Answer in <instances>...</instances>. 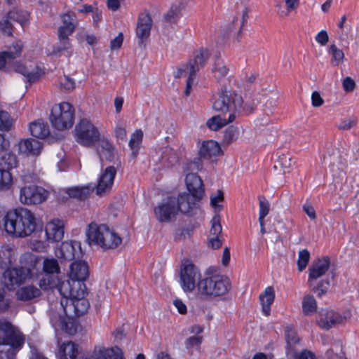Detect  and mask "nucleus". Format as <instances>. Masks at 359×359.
<instances>
[{
  "mask_svg": "<svg viewBox=\"0 0 359 359\" xmlns=\"http://www.w3.org/2000/svg\"><path fill=\"white\" fill-rule=\"evenodd\" d=\"M39 284L41 289L43 290L56 288L62 297L60 304L64 309L65 316H59L57 327H55V335L57 340V349L55 355L57 359H67L66 357V349L67 346V317L66 316L67 295L62 290L64 282L62 281L58 276L53 277L45 274V276L39 280Z\"/></svg>",
  "mask_w": 359,
  "mask_h": 359,
  "instance_id": "1",
  "label": "nucleus"
},
{
  "mask_svg": "<svg viewBox=\"0 0 359 359\" xmlns=\"http://www.w3.org/2000/svg\"><path fill=\"white\" fill-rule=\"evenodd\" d=\"M4 226L8 234L18 237L31 235L36 229V220L33 212L27 208L8 211L4 217Z\"/></svg>",
  "mask_w": 359,
  "mask_h": 359,
  "instance_id": "2",
  "label": "nucleus"
},
{
  "mask_svg": "<svg viewBox=\"0 0 359 359\" xmlns=\"http://www.w3.org/2000/svg\"><path fill=\"white\" fill-rule=\"evenodd\" d=\"M25 343V335L10 321L0 320V346H8L6 351H0V359H16L17 353Z\"/></svg>",
  "mask_w": 359,
  "mask_h": 359,
  "instance_id": "3",
  "label": "nucleus"
},
{
  "mask_svg": "<svg viewBox=\"0 0 359 359\" xmlns=\"http://www.w3.org/2000/svg\"><path fill=\"white\" fill-rule=\"evenodd\" d=\"M86 236L89 245H97L104 250L115 249L122 242L121 238L107 225L95 222L88 224Z\"/></svg>",
  "mask_w": 359,
  "mask_h": 359,
  "instance_id": "4",
  "label": "nucleus"
},
{
  "mask_svg": "<svg viewBox=\"0 0 359 359\" xmlns=\"http://www.w3.org/2000/svg\"><path fill=\"white\" fill-rule=\"evenodd\" d=\"M210 53L207 48H201L194 53V58L190 60L189 62L180 67L175 77L180 78L189 75L187 80L186 89L184 95L189 96L190 95L191 85L195 78L196 73L204 67L207 60L210 57Z\"/></svg>",
  "mask_w": 359,
  "mask_h": 359,
  "instance_id": "5",
  "label": "nucleus"
},
{
  "mask_svg": "<svg viewBox=\"0 0 359 359\" xmlns=\"http://www.w3.org/2000/svg\"><path fill=\"white\" fill-rule=\"evenodd\" d=\"M198 293L205 297H217L226 294L231 288L230 280L223 276H212L200 280Z\"/></svg>",
  "mask_w": 359,
  "mask_h": 359,
  "instance_id": "6",
  "label": "nucleus"
},
{
  "mask_svg": "<svg viewBox=\"0 0 359 359\" xmlns=\"http://www.w3.org/2000/svg\"><path fill=\"white\" fill-rule=\"evenodd\" d=\"M74 135L79 144L92 147L100 140V133L90 121L83 118L76 125Z\"/></svg>",
  "mask_w": 359,
  "mask_h": 359,
  "instance_id": "7",
  "label": "nucleus"
},
{
  "mask_svg": "<svg viewBox=\"0 0 359 359\" xmlns=\"http://www.w3.org/2000/svg\"><path fill=\"white\" fill-rule=\"evenodd\" d=\"M49 120L53 128V137L57 140L65 137L67 130V102L55 104L51 109Z\"/></svg>",
  "mask_w": 359,
  "mask_h": 359,
  "instance_id": "8",
  "label": "nucleus"
},
{
  "mask_svg": "<svg viewBox=\"0 0 359 359\" xmlns=\"http://www.w3.org/2000/svg\"><path fill=\"white\" fill-rule=\"evenodd\" d=\"M90 275L88 262L83 259L72 261L69 265V287H86L85 282Z\"/></svg>",
  "mask_w": 359,
  "mask_h": 359,
  "instance_id": "9",
  "label": "nucleus"
},
{
  "mask_svg": "<svg viewBox=\"0 0 359 359\" xmlns=\"http://www.w3.org/2000/svg\"><path fill=\"white\" fill-rule=\"evenodd\" d=\"M88 294L87 287H69V301L70 306L73 308L74 316L79 318L86 315L89 309L90 303L86 299Z\"/></svg>",
  "mask_w": 359,
  "mask_h": 359,
  "instance_id": "10",
  "label": "nucleus"
},
{
  "mask_svg": "<svg viewBox=\"0 0 359 359\" xmlns=\"http://www.w3.org/2000/svg\"><path fill=\"white\" fill-rule=\"evenodd\" d=\"M180 283L185 292H191L196 287V280L201 278L199 269L189 261L183 262L180 269Z\"/></svg>",
  "mask_w": 359,
  "mask_h": 359,
  "instance_id": "11",
  "label": "nucleus"
},
{
  "mask_svg": "<svg viewBox=\"0 0 359 359\" xmlns=\"http://www.w3.org/2000/svg\"><path fill=\"white\" fill-rule=\"evenodd\" d=\"M49 192L44 188L36 185H25L20 189V201L26 205L40 204L45 201Z\"/></svg>",
  "mask_w": 359,
  "mask_h": 359,
  "instance_id": "12",
  "label": "nucleus"
},
{
  "mask_svg": "<svg viewBox=\"0 0 359 359\" xmlns=\"http://www.w3.org/2000/svg\"><path fill=\"white\" fill-rule=\"evenodd\" d=\"M176 197L168 196L162 200L154 208V214L160 222H170L178 214Z\"/></svg>",
  "mask_w": 359,
  "mask_h": 359,
  "instance_id": "13",
  "label": "nucleus"
},
{
  "mask_svg": "<svg viewBox=\"0 0 359 359\" xmlns=\"http://www.w3.org/2000/svg\"><path fill=\"white\" fill-rule=\"evenodd\" d=\"M241 102V96L237 93L224 90L214 102V110L224 114H235V107Z\"/></svg>",
  "mask_w": 359,
  "mask_h": 359,
  "instance_id": "14",
  "label": "nucleus"
},
{
  "mask_svg": "<svg viewBox=\"0 0 359 359\" xmlns=\"http://www.w3.org/2000/svg\"><path fill=\"white\" fill-rule=\"evenodd\" d=\"M28 275V270L24 268L6 269L2 276V283L8 290H13L21 285Z\"/></svg>",
  "mask_w": 359,
  "mask_h": 359,
  "instance_id": "15",
  "label": "nucleus"
},
{
  "mask_svg": "<svg viewBox=\"0 0 359 359\" xmlns=\"http://www.w3.org/2000/svg\"><path fill=\"white\" fill-rule=\"evenodd\" d=\"M152 26V20L149 13H140L137 20L136 36L138 39V45L144 46L148 41Z\"/></svg>",
  "mask_w": 359,
  "mask_h": 359,
  "instance_id": "16",
  "label": "nucleus"
},
{
  "mask_svg": "<svg viewBox=\"0 0 359 359\" xmlns=\"http://www.w3.org/2000/svg\"><path fill=\"white\" fill-rule=\"evenodd\" d=\"M116 175V169L114 166H108L100 175L96 187V194L102 196L111 190L114 180Z\"/></svg>",
  "mask_w": 359,
  "mask_h": 359,
  "instance_id": "17",
  "label": "nucleus"
},
{
  "mask_svg": "<svg viewBox=\"0 0 359 359\" xmlns=\"http://www.w3.org/2000/svg\"><path fill=\"white\" fill-rule=\"evenodd\" d=\"M186 185L195 200H201L204 196V187L201 178L196 173L190 172L186 175Z\"/></svg>",
  "mask_w": 359,
  "mask_h": 359,
  "instance_id": "18",
  "label": "nucleus"
},
{
  "mask_svg": "<svg viewBox=\"0 0 359 359\" xmlns=\"http://www.w3.org/2000/svg\"><path fill=\"white\" fill-rule=\"evenodd\" d=\"M330 264V257H323L318 259L309 268V283L310 287L313 286V282L323 276L328 270Z\"/></svg>",
  "mask_w": 359,
  "mask_h": 359,
  "instance_id": "19",
  "label": "nucleus"
},
{
  "mask_svg": "<svg viewBox=\"0 0 359 359\" xmlns=\"http://www.w3.org/2000/svg\"><path fill=\"white\" fill-rule=\"evenodd\" d=\"M343 318L338 313L333 311L322 309L319 313V318L317 320L318 325L325 330H329L333 326L341 323Z\"/></svg>",
  "mask_w": 359,
  "mask_h": 359,
  "instance_id": "20",
  "label": "nucleus"
},
{
  "mask_svg": "<svg viewBox=\"0 0 359 359\" xmlns=\"http://www.w3.org/2000/svg\"><path fill=\"white\" fill-rule=\"evenodd\" d=\"M66 15L62 16L63 22L66 24L65 20ZM58 39L60 42L59 46H51L49 48H46V53L48 55H55L58 56L60 55L62 50H65L67 44V25H65L61 26L58 29Z\"/></svg>",
  "mask_w": 359,
  "mask_h": 359,
  "instance_id": "21",
  "label": "nucleus"
},
{
  "mask_svg": "<svg viewBox=\"0 0 359 359\" xmlns=\"http://www.w3.org/2000/svg\"><path fill=\"white\" fill-rule=\"evenodd\" d=\"M45 232L48 241L53 242L60 241L65 233L63 222L60 220L49 222L46 226Z\"/></svg>",
  "mask_w": 359,
  "mask_h": 359,
  "instance_id": "22",
  "label": "nucleus"
},
{
  "mask_svg": "<svg viewBox=\"0 0 359 359\" xmlns=\"http://www.w3.org/2000/svg\"><path fill=\"white\" fill-rule=\"evenodd\" d=\"M177 211L187 215H191V212L196 208V202L201 200H195L189 193H181L176 198Z\"/></svg>",
  "mask_w": 359,
  "mask_h": 359,
  "instance_id": "23",
  "label": "nucleus"
},
{
  "mask_svg": "<svg viewBox=\"0 0 359 359\" xmlns=\"http://www.w3.org/2000/svg\"><path fill=\"white\" fill-rule=\"evenodd\" d=\"M92 359H124L122 351L117 346L111 348H95Z\"/></svg>",
  "mask_w": 359,
  "mask_h": 359,
  "instance_id": "24",
  "label": "nucleus"
},
{
  "mask_svg": "<svg viewBox=\"0 0 359 359\" xmlns=\"http://www.w3.org/2000/svg\"><path fill=\"white\" fill-rule=\"evenodd\" d=\"M41 149V142L34 139L22 140L19 142V151L25 155H39Z\"/></svg>",
  "mask_w": 359,
  "mask_h": 359,
  "instance_id": "25",
  "label": "nucleus"
},
{
  "mask_svg": "<svg viewBox=\"0 0 359 359\" xmlns=\"http://www.w3.org/2000/svg\"><path fill=\"white\" fill-rule=\"evenodd\" d=\"M98 147L96 149L97 155L101 161L104 158L107 161H111L114 156V147L105 137H100L97 141Z\"/></svg>",
  "mask_w": 359,
  "mask_h": 359,
  "instance_id": "26",
  "label": "nucleus"
},
{
  "mask_svg": "<svg viewBox=\"0 0 359 359\" xmlns=\"http://www.w3.org/2000/svg\"><path fill=\"white\" fill-rule=\"evenodd\" d=\"M220 154H222V149L219 144L213 140L203 142L199 149V156L203 158L210 159Z\"/></svg>",
  "mask_w": 359,
  "mask_h": 359,
  "instance_id": "27",
  "label": "nucleus"
},
{
  "mask_svg": "<svg viewBox=\"0 0 359 359\" xmlns=\"http://www.w3.org/2000/svg\"><path fill=\"white\" fill-rule=\"evenodd\" d=\"M275 298L274 290L272 287H267L264 292L259 295L262 312L266 316H269L271 312V306Z\"/></svg>",
  "mask_w": 359,
  "mask_h": 359,
  "instance_id": "28",
  "label": "nucleus"
},
{
  "mask_svg": "<svg viewBox=\"0 0 359 359\" xmlns=\"http://www.w3.org/2000/svg\"><path fill=\"white\" fill-rule=\"evenodd\" d=\"M29 130L32 136L44 139L50 135L49 127L42 120H37L29 124Z\"/></svg>",
  "mask_w": 359,
  "mask_h": 359,
  "instance_id": "29",
  "label": "nucleus"
},
{
  "mask_svg": "<svg viewBox=\"0 0 359 359\" xmlns=\"http://www.w3.org/2000/svg\"><path fill=\"white\" fill-rule=\"evenodd\" d=\"M235 118V114H229L228 118L217 115L209 118L206 125L210 129L216 131L226 126L227 123L233 122Z\"/></svg>",
  "mask_w": 359,
  "mask_h": 359,
  "instance_id": "30",
  "label": "nucleus"
},
{
  "mask_svg": "<svg viewBox=\"0 0 359 359\" xmlns=\"http://www.w3.org/2000/svg\"><path fill=\"white\" fill-rule=\"evenodd\" d=\"M22 45L21 41H18L8 50L3 52L0 54V69L5 67L6 63L8 60H11L18 57L21 53Z\"/></svg>",
  "mask_w": 359,
  "mask_h": 359,
  "instance_id": "31",
  "label": "nucleus"
},
{
  "mask_svg": "<svg viewBox=\"0 0 359 359\" xmlns=\"http://www.w3.org/2000/svg\"><path fill=\"white\" fill-rule=\"evenodd\" d=\"M17 298L21 301H29L41 295V291L33 285L20 288L16 292Z\"/></svg>",
  "mask_w": 359,
  "mask_h": 359,
  "instance_id": "32",
  "label": "nucleus"
},
{
  "mask_svg": "<svg viewBox=\"0 0 359 359\" xmlns=\"http://www.w3.org/2000/svg\"><path fill=\"white\" fill-rule=\"evenodd\" d=\"M16 71L26 77L29 83L36 81L41 76V71L38 67L29 68L25 65H18L16 67Z\"/></svg>",
  "mask_w": 359,
  "mask_h": 359,
  "instance_id": "33",
  "label": "nucleus"
},
{
  "mask_svg": "<svg viewBox=\"0 0 359 359\" xmlns=\"http://www.w3.org/2000/svg\"><path fill=\"white\" fill-rule=\"evenodd\" d=\"M229 71V69L224 62L219 57H217L211 69L212 74L217 81L219 82L224 79L227 75Z\"/></svg>",
  "mask_w": 359,
  "mask_h": 359,
  "instance_id": "34",
  "label": "nucleus"
},
{
  "mask_svg": "<svg viewBox=\"0 0 359 359\" xmlns=\"http://www.w3.org/2000/svg\"><path fill=\"white\" fill-rule=\"evenodd\" d=\"M84 255L79 241L72 240L69 242V260L83 259Z\"/></svg>",
  "mask_w": 359,
  "mask_h": 359,
  "instance_id": "35",
  "label": "nucleus"
},
{
  "mask_svg": "<svg viewBox=\"0 0 359 359\" xmlns=\"http://www.w3.org/2000/svg\"><path fill=\"white\" fill-rule=\"evenodd\" d=\"M43 271L45 274L53 277L58 276L60 273V266L57 261L53 258L45 259L43 264Z\"/></svg>",
  "mask_w": 359,
  "mask_h": 359,
  "instance_id": "36",
  "label": "nucleus"
},
{
  "mask_svg": "<svg viewBox=\"0 0 359 359\" xmlns=\"http://www.w3.org/2000/svg\"><path fill=\"white\" fill-rule=\"evenodd\" d=\"M90 189L88 187H69V198L84 201L90 195Z\"/></svg>",
  "mask_w": 359,
  "mask_h": 359,
  "instance_id": "37",
  "label": "nucleus"
},
{
  "mask_svg": "<svg viewBox=\"0 0 359 359\" xmlns=\"http://www.w3.org/2000/svg\"><path fill=\"white\" fill-rule=\"evenodd\" d=\"M317 310V302L311 294H306L302 300V311L304 315L309 316Z\"/></svg>",
  "mask_w": 359,
  "mask_h": 359,
  "instance_id": "38",
  "label": "nucleus"
},
{
  "mask_svg": "<svg viewBox=\"0 0 359 359\" xmlns=\"http://www.w3.org/2000/svg\"><path fill=\"white\" fill-rule=\"evenodd\" d=\"M143 138V133L141 130H137L132 134L129 141V147L132 150V156L135 158L138 154L140 144Z\"/></svg>",
  "mask_w": 359,
  "mask_h": 359,
  "instance_id": "39",
  "label": "nucleus"
},
{
  "mask_svg": "<svg viewBox=\"0 0 359 359\" xmlns=\"http://www.w3.org/2000/svg\"><path fill=\"white\" fill-rule=\"evenodd\" d=\"M285 337L287 342V352L292 351L293 346L299 342V337L296 331L291 325H287L285 328Z\"/></svg>",
  "mask_w": 359,
  "mask_h": 359,
  "instance_id": "40",
  "label": "nucleus"
},
{
  "mask_svg": "<svg viewBox=\"0 0 359 359\" xmlns=\"http://www.w3.org/2000/svg\"><path fill=\"white\" fill-rule=\"evenodd\" d=\"M13 252L8 246H3L0 249V268H7L12 264Z\"/></svg>",
  "mask_w": 359,
  "mask_h": 359,
  "instance_id": "41",
  "label": "nucleus"
},
{
  "mask_svg": "<svg viewBox=\"0 0 359 359\" xmlns=\"http://www.w3.org/2000/svg\"><path fill=\"white\" fill-rule=\"evenodd\" d=\"M256 108V104L254 100H245L243 101L241 97V102L239 103L238 106L235 107V116L239 114H243L245 115H248L252 113Z\"/></svg>",
  "mask_w": 359,
  "mask_h": 359,
  "instance_id": "42",
  "label": "nucleus"
},
{
  "mask_svg": "<svg viewBox=\"0 0 359 359\" xmlns=\"http://www.w3.org/2000/svg\"><path fill=\"white\" fill-rule=\"evenodd\" d=\"M18 164L16 156L11 152H4L0 157V165L8 170Z\"/></svg>",
  "mask_w": 359,
  "mask_h": 359,
  "instance_id": "43",
  "label": "nucleus"
},
{
  "mask_svg": "<svg viewBox=\"0 0 359 359\" xmlns=\"http://www.w3.org/2000/svg\"><path fill=\"white\" fill-rule=\"evenodd\" d=\"M239 136L238 128L234 126H229L224 131L222 144L224 145H229L235 142Z\"/></svg>",
  "mask_w": 359,
  "mask_h": 359,
  "instance_id": "44",
  "label": "nucleus"
},
{
  "mask_svg": "<svg viewBox=\"0 0 359 359\" xmlns=\"http://www.w3.org/2000/svg\"><path fill=\"white\" fill-rule=\"evenodd\" d=\"M178 155L172 149H166L162 156V161L165 166L172 167L178 162Z\"/></svg>",
  "mask_w": 359,
  "mask_h": 359,
  "instance_id": "45",
  "label": "nucleus"
},
{
  "mask_svg": "<svg viewBox=\"0 0 359 359\" xmlns=\"http://www.w3.org/2000/svg\"><path fill=\"white\" fill-rule=\"evenodd\" d=\"M328 52L332 55L331 65L332 66H338L344 58V52L335 44H332L330 46Z\"/></svg>",
  "mask_w": 359,
  "mask_h": 359,
  "instance_id": "46",
  "label": "nucleus"
},
{
  "mask_svg": "<svg viewBox=\"0 0 359 359\" xmlns=\"http://www.w3.org/2000/svg\"><path fill=\"white\" fill-rule=\"evenodd\" d=\"M28 16L29 13L27 11L18 9H13L8 13V18L20 23L22 26L27 20Z\"/></svg>",
  "mask_w": 359,
  "mask_h": 359,
  "instance_id": "47",
  "label": "nucleus"
},
{
  "mask_svg": "<svg viewBox=\"0 0 359 359\" xmlns=\"http://www.w3.org/2000/svg\"><path fill=\"white\" fill-rule=\"evenodd\" d=\"M181 16V10L179 6L172 5L168 11L164 15L165 20L170 23H176Z\"/></svg>",
  "mask_w": 359,
  "mask_h": 359,
  "instance_id": "48",
  "label": "nucleus"
},
{
  "mask_svg": "<svg viewBox=\"0 0 359 359\" xmlns=\"http://www.w3.org/2000/svg\"><path fill=\"white\" fill-rule=\"evenodd\" d=\"M13 184L11 172L4 169H0V190L8 189Z\"/></svg>",
  "mask_w": 359,
  "mask_h": 359,
  "instance_id": "49",
  "label": "nucleus"
},
{
  "mask_svg": "<svg viewBox=\"0 0 359 359\" xmlns=\"http://www.w3.org/2000/svg\"><path fill=\"white\" fill-rule=\"evenodd\" d=\"M13 121L10 114L5 111L0 110V130L9 131L13 126Z\"/></svg>",
  "mask_w": 359,
  "mask_h": 359,
  "instance_id": "50",
  "label": "nucleus"
},
{
  "mask_svg": "<svg viewBox=\"0 0 359 359\" xmlns=\"http://www.w3.org/2000/svg\"><path fill=\"white\" fill-rule=\"evenodd\" d=\"M310 259V252L306 250H302L299 252L297 266L299 271H303L307 266Z\"/></svg>",
  "mask_w": 359,
  "mask_h": 359,
  "instance_id": "51",
  "label": "nucleus"
},
{
  "mask_svg": "<svg viewBox=\"0 0 359 359\" xmlns=\"http://www.w3.org/2000/svg\"><path fill=\"white\" fill-rule=\"evenodd\" d=\"M222 225L219 215H215L211 220V228L210 230V236H219L222 233Z\"/></svg>",
  "mask_w": 359,
  "mask_h": 359,
  "instance_id": "52",
  "label": "nucleus"
},
{
  "mask_svg": "<svg viewBox=\"0 0 359 359\" xmlns=\"http://www.w3.org/2000/svg\"><path fill=\"white\" fill-rule=\"evenodd\" d=\"M329 286L330 281L328 280H322L317 285L313 287L312 290L320 297L327 292Z\"/></svg>",
  "mask_w": 359,
  "mask_h": 359,
  "instance_id": "53",
  "label": "nucleus"
},
{
  "mask_svg": "<svg viewBox=\"0 0 359 359\" xmlns=\"http://www.w3.org/2000/svg\"><path fill=\"white\" fill-rule=\"evenodd\" d=\"M224 199V197L223 191L222 190H217V194L216 196H214L213 194L210 196V205L215 209V210L220 211L222 205H218V202L223 201Z\"/></svg>",
  "mask_w": 359,
  "mask_h": 359,
  "instance_id": "54",
  "label": "nucleus"
},
{
  "mask_svg": "<svg viewBox=\"0 0 359 359\" xmlns=\"http://www.w3.org/2000/svg\"><path fill=\"white\" fill-rule=\"evenodd\" d=\"M259 215L266 217L269 212L270 205L269 201L263 196H259Z\"/></svg>",
  "mask_w": 359,
  "mask_h": 359,
  "instance_id": "55",
  "label": "nucleus"
},
{
  "mask_svg": "<svg viewBox=\"0 0 359 359\" xmlns=\"http://www.w3.org/2000/svg\"><path fill=\"white\" fill-rule=\"evenodd\" d=\"M69 347H70V353H69V358L70 359H83V354L79 350V345L69 341Z\"/></svg>",
  "mask_w": 359,
  "mask_h": 359,
  "instance_id": "56",
  "label": "nucleus"
},
{
  "mask_svg": "<svg viewBox=\"0 0 359 359\" xmlns=\"http://www.w3.org/2000/svg\"><path fill=\"white\" fill-rule=\"evenodd\" d=\"M81 330V325L79 321L69 316V335H74Z\"/></svg>",
  "mask_w": 359,
  "mask_h": 359,
  "instance_id": "57",
  "label": "nucleus"
},
{
  "mask_svg": "<svg viewBox=\"0 0 359 359\" xmlns=\"http://www.w3.org/2000/svg\"><path fill=\"white\" fill-rule=\"evenodd\" d=\"M280 165L283 168H289L294 161L289 154H282L278 156V160Z\"/></svg>",
  "mask_w": 359,
  "mask_h": 359,
  "instance_id": "58",
  "label": "nucleus"
},
{
  "mask_svg": "<svg viewBox=\"0 0 359 359\" xmlns=\"http://www.w3.org/2000/svg\"><path fill=\"white\" fill-rule=\"evenodd\" d=\"M203 341V337L201 336H192L189 337L185 341V346L187 348H191L194 346H199Z\"/></svg>",
  "mask_w": 359,
  "mask_h": 359,
  "instance_id": "59",
  "label": "nucleus"
},
{
  "mask_svg": "<svg viewBox=\"0 0 359 359\" xmlns=\"http://www.w3.org/2000/svg\"><path fill=\"white\" fill-rule=\"evenodd\" d=\"M10 307V300L5 298L4 289H0V312H5Z\"/></svg>",
  "mask_w": 359,
  "mask_h": 359,
  "instance_id": "60",
  "label": "nucleus"
},
{
  "mask_svg": "<svg viewBox=\"0 0 359 359\" xmlns=\"http://www.w3.org/2000/svg\"><path fill=\"white\" fill-rule=\"evenodd\" d=\"M11 20L10 18H8V15H6V18H4L1 22H0V28L1 29L7 34L8 36L11 35V29H12V25L10 22Z\"/></svg>",
  "mask_w": 359,
  "mask_h": 359,
  "instance_id": "61",
  "label": "nucleus"
},
{
  "mask_svg": "<svg viewBox=\"0 0 359 359\" xmlns=\"http://www.w3.org/2000/svg\"><path fill=\"white\" fill-rule=\"evenodd\" d=\"M123 34L120 32L117 36H116L114 39H112L110 42V48L111 50H117L119 49L123 43Z\"/></svg>",
  "mask_w": 359,
  "mask_h": 359,
  "instance_id": "62",
  "label": "nucleus"
},
{
  "mask_svg": "<svg viewBox=\"0 0 359 359\" xmlns=\"http://www.w3.org/2000/svg\"><path fill=\"white\" fill-rule=\"evenodd\" d=\"M343 89L346 92H352L354 90L355 87V83L353 79L351 77H346L342 82Z\"/></svg>",
  "mask_w": 359,
  "mask_h": 359,
  "instance_id": "63",
  "label": "nucleus"
},
{
  "mask_svg": "<svg viewBox=\"0 0 359 359\" xmlns=\"http://www.w3.org/2000/svg\"><path fill=\"white\" fill-rule=\"evenodd\" d=\"M294 359H316V355L310 351L304 350L300 353H296Z\"/></svg>",
  "mask_w": 359,
  "mask_h": 359,
  "instance_id": "64",
  "label": "nucleus"
}]
</instances>
